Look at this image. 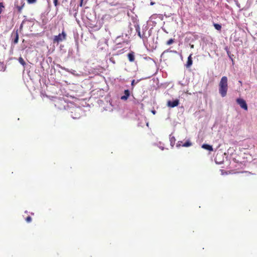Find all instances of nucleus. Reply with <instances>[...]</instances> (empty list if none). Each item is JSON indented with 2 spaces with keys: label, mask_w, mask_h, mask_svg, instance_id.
I'll list each match as a JSON object with an SVG mask.
<instances>
[{
  "label": "nucleus",
  "mask_w": 257,
  "mask_h": 257,
  "mask_svg": "<svg viewBox=\"0 0 257 257\" xmlns=\"http://www.w3.org/2000/svg\"><path fill=\"white\" fill-rule=\"evenodd\" d=\"M227 78L226 76H223L219 83V93L222 97H224L227 94Z\"/></svg>",
  "instance_id": "f257e3e1"
},
{
  "label": "nucleus",
  "mask_w": 257,
  "mask_h": 257,
  "mask_svg": "<svg viewBox=\"0 0 257 257\" xmlns=\"http://www.w3.org/2000/svg\"><path fill=\"white\" fill-rule=\"evenodd\" d=\"M66 34L64 31H62L61 34H59L58 35L55 36L53 42L54 43L57 42L59 43L66 39Z\"/></svg>",
  "instance_id": "f03ea898"
},
{
  "label": "nucleus",
  "mask_w": 257,
  "mask_h": 257,
  "mask_svg": "<svg viewBox=\"0 0 257 257\" xmlns=\"http://www.w3.org/2000/svg\"><path fill=\"white\" fill-rule=\"evenodd\" d=\"M18 30L14 29L11 34L12 43L15 45L18 43L19 41Z\"/></svg>",
  "instance_id": "7ed1b4c3"
},
{
  "label": "nucleus",
  "mask_w": 257,
  "mask_h": 257,
  "mask_svg": "<svg viewBox=\"0 0 257 257\" xmlns=\"http://www.w3.org/2000/svg\"><path fill=\"white\" fill-rule=\"evenodd\" d=\"M237 103L239 105L240 107L245 110H247V105L246 101L242 98H238L236 100Z\"/></svg>",
  "instance_id": "20e7f679"
},
{
  "label": "nucleus",
  "mask_w": 257,
  "mask_h": 257,
  "mask_svg": "<svg viewBox=\"0 0 257 257\" xmlns=\"http://www.w3.org/2000/svg\"><path fill=\"white\" fill-rule=\"evenodd\" d=\"M179 103V100L177 99L173 100H169L167 102L168 106L173 108L178 105Z\"/></svg>",
  "instance_id": "39448f33"
},
{
  "label": "nucleus",
  "mask_w": 257,
  "mask_h": 257,
  "mask_svg": "<svg viewBox=\"0 0 257 257\" xmlns=\"http://www.w3.org/2000/svg\"><path fill=\"white\" fill-rule=\"evenodd\" d=\"M89 27H90L91 28L93 29L94 31H97V30H99L100 28H101V26L100 25H97V24H94L93 22H89Z\"/></svg>",
  "instance_id": "423d86ee"
},
{
  "label": "nucleus",
  "mask_w": 257,
  "mask_h": 257,
  "mask_svg": "<svg viewBox=\"0 0 257 257\" xmlns=\"http://www.w3.org/2000/svg\"><path fill=\"white\" fill-rule=\"evenodd\" d=\"M130 95V90L128 89H126L124 91V95L121 96L120 99L123 100H126L127 99Z\"/></svg>",
  "instance_id": "0eeeda50"
},
{
  "label": "nucleus",
  "mask_w": 257,
  "mask_h": 257,
  "mask_svg": "<svg viewBox=\"0 0 257 257\" xmlns=\"http://www.w3.org/2000/svg\"><path fill=\"white\" fill-rule=\"evenodd\" d=\"M192 54H190L187 58V61L185 65V66L187 68L190 67L192 65L193 60H192Z\"/></svg>",
  "instance_id": "6e6552de"
},
{
  "label": "nucleus",
  "mask_w": 257,
  "mask_h": 257,
  "mask_svg": "<svg viewBox=\"0 0 257 257\" xmlns=\"http://www.w3.org/2000/svg\"><path fill=\"white\" fill-rule=\"evenodd\" d=\"M25 5V3L22 1L21 6H18L16 3H15V6L17 9L19 13H21L22 10Z\"/></svg>",
  "instance_id": "1a4fd4ad"
},
{
  "label": "nucleus",
  "mask_w": 257,
  "mask_h": 257,
  "mask_svg": "<svg viewBox=\"0 0 257 257\" xmlns=\"http://www.w3.org/2000/svg\"><path fill=\"white\" fill-rule=\"evenodd\" d=\"M127 57L130 62H134L135 60V54L134 52H131L127 54Z\"/></svg>",
  "instance_id": "9d476101"
},
{
  "label": "nucleus",
  "mask_w": 257,
  "mask_h": 257,
  "mask_svg": "<svg viewBox=\"0 0 257 257\" xmlns=\"http://www.w3.org/2000/svg\"><path fill=\"white\" fill-rule=\"evenodd\" d=\"M202 148L205 150H208L209 151H213L212 146L211 145H209L208 144H203L202 146Z\"/></svg>",
  "instance_id": "9b49d317"
},
{
  "label": "nucleus",
  "mask_w": 257,
  "mask_h": 257,
  "mask_svg": "<svg viewBox=\"0 0 257 257\" xmlns=\"http://www.w3.org/2000/svg\"><path fill=\"white\" fill-rule=\"evenodd\" d=\"M176 139L174 137H172L171 135H170V145L172 147H173L175 143Z\"/></svg>",
  "instance_id": "f8f14e48"
},
{
  "label": "nucleus",
  "mask_w": 257,
  "mask_h": 257,
  "mask_svg": "<svg viewBox=\"0 0 257 257\" xmlns=\"http://www.w3.org/2000/svg\"><path fill=\"white\" fill-rule=\"evenodd\" d=\"M237 173L240 175L241 177L247 176L250 175V173L247 171L238 172Z\"/></svg>",
  "instance_id": "ddd939ff"
},
{
  "label": "nucleus",
  "mask_w": 257,
  "mask_h": 257,
  "mask_svg": "<svg viewBox=\"0 0 257 257\" xmlns=\"http://www.w3.org/2000/svg\"><path fill=\"white\" fill-rule=\"evenodd\" d=\"M18 61H19V63L21 64H22L24 66V67H25V65H26V63L25 62L24 59L22 57H20L19 58Z\"/></svg>",
  "instance_id": "4468645a"
},
{
  "label": "nucleus",
  "mask_w": 257,
  "mask_h": 257,
  "mask_svg": "<svg viewBox=\"0 0 257 257\" xmlns=\"http://www.w3.org/2000/svg\"><path fill=\"white\" fill-rule=\"evenodd\" d=\"M136 31L137 32V33H138V36L141 38L143 39V35L141 33L140 29V27H139V26H138L137 27H136Z\"/></svg>",
  "instance_id": "2eb2a0df"
},
{
  "label": "nucleus",
  "mask_w": 257,
  "mask_h": 257,
  "mask_svg": "<svg viewBox=\"0 0 257 257\" xmlns=\"http://www.w3.org/2000/svg\"><path fill=\"white\" fill-rule=\"evenodd\" d=\"M6 69V66L5 65L4 63L0 62V71H5Z\"/></svg>",
  "instance_id": "dca6fc26"
},
{
  "label": "nucleus",
  "mask_w": 257,
  "mask_h": 257,
  "mask_svg": "<svg viewBox=\"0 0 257 257\" xmlns=\"http://www.w3.org/2000/svg\"><path fill=\"white\" fill-rule=\"evenodd\" d=\"M192 145V143L190 141H187L184 144H183L182 146L183 147H188Z\"/></svg>",
  "instance_id": "f3484780"
},
{
  "label": "nucleus",
  "mask_w": 257,
  "mask_h": 257,
  "mask_svg": "<svg viewBox=\"0 0 257 257\" xmlns=\"http://www.w3.org/2000/svg\"><path fill=\"white\" fill-rule=\"evenodd\" d=\"M213 26L215 29H216L217 30L220 31L221 29V25L219 24L214 23L213 24Z\"/></svg>",
  "instance_id": "a211bd4d"
},
{
  "label": "nucleus",
  "mask_w": 257,
  "mask_h": 257,
  "mask_svg": "<svg viewBox=\"0 0 257 257\" xmlns=\"http://www.w3.org/2000/svg\"><path fill=\"white\" fill-rule=\"evenodd\" d=\"M227 54L228 56L229 57V59L232 62V63L233 64V57L234 56V55L232 54H231L230 52L229 51H227Z\"/></svg>",
  "instance_id": "6ab92c4d"
},
{
  "label": "nucleus",
  "mask_w": 257,
  "mask_h": 257,
  "mask_svg": "<svg viewBox=\"0 0 257 257\" xmlns=\"http://www.w3.org/2000/svg\"><path fill=\"white\" fill-rule=\"evenodd\" d=\"M57 66L59 68H61V69L64 70H65V71H67V72H70V71L69 70V69H68L64 67H62V66H61L60 65H59V64H58ZM71 73H73V72H71Z\"/></svg>",
  "instance_id": "aec40b11"
},
{
  "label": "nucleus",
  "mask_w": 257,
  "mask_h": 257,
  "mask_svg": "<svg viewBox=\"0 0 257 257\" xmlns=\"http://www.w3.org/2000/svg\"><path fill=\"white\" fill-rule=\"evenodd\" d=\"M111 0H106L107 3L111 5V6H115L117 4L116 2H111Z\"/></svg>",
  "instance_id": "412c9836"
},
{
  "label": "nucleus",
  "mask_w": 257,
  "mask_h": 257,
  "mask_svg": "<svg viewBox=\"0 0 257 257\" xmlns=\"http://www.w3.org/2000/svg\"><path fill=\"white\" fill-rule=\"evenodd\" d=\"M174 42V39H170V40H169L167 42H166V44L167 45H171L172 44H173V43Z\"/></svg>",
  "instance_id": "4be33fe9"
},
{
  "label": "nucleus",
  "mask_w": 257,
  "mask_h": 257,
  "mask_svg": "<svg viewBox=\"0 0 257 257\" xmlns=\"http://www.w3.org/2000/svg\"><path fill=\"white\" fill-rule=\"evenodd\" d=\"M37 0H27V2L29 4L35 3Z\"/></svg>",
  "instance_id": "5701e85b"
},
{
  "label": "nucleus",
  "mask_w": 257,
  "mask_h": 257,
  "mask_svg": "<svg viewBox=\"0 0 257 257\" xmlns=\"http://www.w3.org/2000/svg\"><path fill=\"white\" fill-rule=\"evenodd\" d=\"M170 51H171L170 49H168L167 50H165L161 54V57H162L164 55V54L165 53H167V52H170Z\"/></svg>",
  "instance_id": "b1692460"
},
{
  "label": "nucleus",
  "mask_w": 257,
  "mask_h": 257,
  "mask_svg": "<svg viewBox=\"0 0 257 257\" xmlns=\"http://www.w3.org/2000/svg\"><path fill=\"white\" fill-rule=\"evenodd\" d=\"M26 220L27 222H30L32 221V218L29 216L26 218Z\"/></svg>",
  "instance_id": "393cba45"
},
{
  "label": "nucleus",
  "mask_w": 257,
  "mask_h": 257,
  "mask_svg": "<svg viewBox=\"0 0 257 257\" xmlns=\"http://www.w3.org/2000/svg\"><path fill=\"white\" fill-rule=\"evenodd\" d=\"M138 82V81L136 82V81H135V80H134H134H133L132 81V83H131V85H132V86L133 87L135 86V84H136Z\"/></svg>",
  "instance_id": "a878e982"
},
{
  "label": "nucleus",
  "mask_w": 257,
  "mask_h": 257,
  "mask_svg": "<svg viewBox=\"0 0 257 257\" xmlns=\"http://www.w3.org/2000/svg\"><path fill=\"white\" fill-rule=\"evenodd\" d=\"M4 7L3 4V3H0V14H1L2 13V11H3L2 9H3V8H4Z\"/></svg>",
  "instance_id": "bb28decb"
},
{
  "label": "nucleus",
  "mask_w": 257,
  "mask_h": 257,
  "mask_svg": "<svg viewBox=\"0 0 257 257\" xmlns=\"http://www.w3.org/2000/svg\"><path fill=\"white\" fill-rule=\"evenodd\" d=\"M54 6L57 7L58 6V0H53Z\"/></svg>",
  "instance_id": "cd10ccee"
},
{
  "label": "nucleus",
  "mask_w": 257,
  "mask_h": 257,
  "mask_svg": "<svg viewBox=\"0 0 257 257\" xmlns=\"http://www.w3.org/2000/svg\"><path fill=\"white\" fill-rule=\"evenodd\" d=\"M25 21H26L25 20H23L22 23V24H21L20 27V30H21L23 29V24H24V23H25Z\"/></svg>",
  "instance_id": "c85d7f7f"
},
{
  "label": "nucleus",
  "mask_w": 257,
  "mask_h": 257,
  "mask_svg": "<svg viewBox=\"0 0 257 257\" xmlns=\"http://www.w3.org/2000/svg\"><path fill=\"white\" fill-rule=\"evenodd\" d=\"M181 143H182V142L181 141H179L177 145H176V147L177 148H179L180 146H181Z\"/></svg>",
  "instance_id": "c756f323"
},
{
  "label": "nucleus",
  "mask_w": 257,
  "mask_h": 257,
  "mask_svg": "<svg viewBox=\"0 0 257 257\" xmlns=\"http://www.w3.org/2000/svg\"><path fill=\"white\" fill-rule=\"evenodd\" d=\"M83 1H84V0H80V5H79V6H80V7H82V6Z\"/></svg>",
  "instance_id": "7c9ffc66"
},
{
  "label": "nucleus",
  "mask_w": 257,
  "mask_h": 257,
  "mask_svg": "<svg viewBox=\"0 0 257 257\" xmlns=\"http://www.w3.org/2000/svg\"><path fill=\"white\" fill-rule=\"evenodd\" d=\"M121 38V36H118L117 37L116 39V41H119V39Z\"/></svg>",
  "instance_id": "2f4dec72"
},
{
  "label": "nucleus",
  "mask_w": 257,
  "mask_h": 257,
  "mask_svg": "<svg viewBox=\"0 0 257 257\" xmlns=\"http://www.w3.org/2000/svg\"><path fill=\"white\" fill-rule=\"evenodd\" d=\"M156 48H157V46L155 45V46H152L151 49H152V50H154V49H156Z\"/></svg>",
  "instance_id": "473e14b6"
},
{
  "label": "nucleus",
  "mask_w": 257,
  "mask_h": 257,
  "mask_svg": "<svg viewBox=\"0 0 257 257\" xmlns=\"http://www.w3.org/2000/svg\"><path fill=\"white\" fill-rule=\"evenodd\" d=\"M152 112L153 114H155L156 113V111L155 110H152Z\"/></svg>",
  "instance_id": "72a5a7b5"
},
{
  "label": "nucleus",
  "mask_w": 257,
  "mask_h": 257,
  "mask_svg": "<svg viewBox=\"0 0 257 257\" xmlns=\"http://www.w3.org/2000/svg\"><path fill=\"white\" fill-rule=\"evenodd\" d=\"M170 52H173V53H177V52L175 50H172V51H170Z\"/></svg>",
  "instance_id": "f704fd0d"
},
{
  "label": "nucleus",
  "mask_w": 257,
  "mask_h": 257,
  "mask_svg": "<svg viewBox=\"0 0 257 257\" xmlns=\"http://www.w3.org/2000/svg\"><path fill=\"white\" fill-rule=\"evenodd\" d=\"M225 50H226V53H227V51H229L228 47H227L225 48Z\"/></svg>",
  "instance_id": "c9c22d12"
},
{
  "label": "nucleus",
  "mask_w": 257,
  "mask_h": 257,
  "mask_svg": "<svg viewBox=\"0 0 257 257\" xmlns=\"http://www.w3.org/2000/svg\"><path fill=\"white\" fill-rule=\"evenodd\" d=\"M238 83L240 84V85L241 86L242 85V81H240V80L238 81Z\"/></svg>",
  "instance_id": "e433bc0d"
},
{
  "label": "nucleus",
  "mask_w": 257,
  "mask_h": 257,
  "mask_svg": "<svg viewBox=\"0 0 257 257\" xmlns=\"http://www.w3.org/2000/svg\"><path fill=\"white\" fill-rule=\"evenodd\" d=\"M151 5L153 6L155 4V3L154 2H151Z\"/></svg>",
  "instance_id": "4c0bfd02"
},
{
  "label": "nucleus",
  "mask_w": 257,
  "mask_h": 257,
  "mask_svg": "<svg viewBox=\"0 0 257 257\" xmlns=\"http://www.w3.org/2000/svg\"><path fill=\"white\" fill-rule=\"evenodd\" d=\"M190 47H191V48H194V45H190Z\"/></svg>",
  "instance_id": "58836bf2"
},
{
  "label": "nucleus",
  "mask_w": 257,
  "mask_h": 257,
  "mask_svg": "<svg viewBox=\"0 0 257 257\" xmlns=\"http://www.w3.org/2000/svg\"><path fill=\"white\" fill-rule=\"evenodd\" d=\"M71 116H72V117L73 118H78V117H79V116H78V117H75V116H73L72 115Z\"/></svg>",
  "instance_id": "ea45409f"
},
{
  "label": "nucleus",
  "mask_w": 257,
  "mask_h": 257,
  "mask_svg": "<svg viewBox=\"0 0 257 257\" xmlns=\"http://www.w3.org/2000/svg\"><path fill=\"white\" fill-rule=\"evenodd\" d=\"M76 110H80V109L79 108H77L76 109Z\"/></svg>",
  "instance_id": "a19ab883"
}]
</instances>
